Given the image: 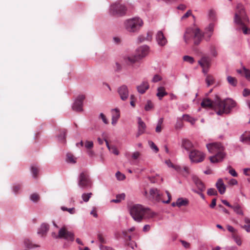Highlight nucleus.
Here are the masks:
<instances>
[{"mask_svg":"<svg viewBox=\"0 0 250 250\" xmlns=\"http://www.w3.org/2000/svg\"><path fill=\"white\" fill-rule=\"evenodd\" d=\"M235 105L236 103L233 100L228 99L222 101L217 95L216 96V99L214 101L208 98H205L201 103L202 107L214 108L217 111V114L219 115L229 113L230 110Z\"/></svg>","mask_w":250,"mask_h":250,"instance_id":"1","label":"nucleus"},{"mask_svg":"<svg viewBox=\"0 0 250 250\" xmlns=\"http://www.w3.org/2000/svg\"><path fill=\"white\" fill-rule=\"evenodd\" d=\"M234 22L243 31L244 34H250V28L247 27L249 19L243 4L238 3L235 10Z\"/></svg>","mask_w":250,"mask_h":250,"instance_id":"2","label":"nucleus"},{"mask_svg":"<svg viewBox=\"0 0 250 250\" xmlns=\"http://www.w3.org/2000/svg\"><path fill=\"white\" fill-rule=\"evenodd\" d=\"M129 211L134 220L138 222H141L143 219L152 218L156 215V213L149 208H145L139 204L130 207Z\"/></svg>","mask_w":250,"mask_h":250,"instance_id":"3","label":"nucleus"},{"mask_svg":"<svg viewBox=\"0 0 250 250\" xmlns=\"http://www.w3.org/2000/svg\"><path fill=\"white\" fill-rule=\"evenodd\" d=\"M208 151L214 155L210 156L209 159L212 163L221 162L226 156L225 148L220 143H213L207 145Z\"/></svg>","mask_w":250,"mask_h":250,"instance_id":"4","label":"nucleus"},{"mask_svg":"<svg viewBox=\"0 0 250 250\" xmlns=\"http://www.w3.org/2000/svg\"><path fill=\"white\" fill-rule=\"evenodd\" d=\"M184 40L188 43L191 40H193L194 44H199L203 38V34L198 28H187L184 34Z\"/></svg>","mask_w":250,"mask_h":250,"instance_id":"5","label":"nucleus"},{"mask_svg":"<svg viewBox=\"0 0 250 250\" xmlns=\"http://www.w3.org/2000/svg\"><path fill=\"white\" fill-rule=\"evenodd\" d=\"M149 53V47L146 45L139 47L136 50V54L124 58L125 62L128 65H131L145 57Z\"/></svg>","mask_w":250,"mask_h":250,"instance_id":"6","label":"nucleus"},{"mask_svg":"<svg viewBox=\"0 0 250 250\" xmlns=\"http://www.w3.org/2000/svg\"><path fill=\"white\" fill-rule=\"evenodd\" d=\"M125 29L130 33L137 32L143 25V21L139 18L135 17L126 20L124 23Z\"/></svg>","mask_w":250,"mask_h":250,"instance_id":"7","label":"nucleus"},{"mask_svg":"<svg viewBox=\"0 0 250 250\" xmlns=\"http://www.w3.org/2000/svg\"><path fill=\"white\" fill-rule=\"evenodd\" d=\"M78 184L83 188H92V181L87 171H83L80 174Z\"/></svg>","mask_w":250,"mask_h":250,"instance_id":"8","label":"nucleus"},{"mask_svg":"<svg viewBox=\"0 0 250 250\" xmlns=\"http://www.w3.org/2000/svg\"><path fill=\"white\" fill-rule=\"evenodd\" d=\"M166 193L168 197V200L167 201H164L162 199L161 194L158 189L154 188H151L149 191V199L152 201L157 202L162 201L164 203L168 204L171 200V195L170 193L167 191H166Z\"/></svg>","mask_w":250,"mask_h":250,"instance_id":"9","label":"nucleus"},{"mask_svg":"<svg viewBox=\"0 0 250 250\" xmlns=\"http://www.w3.org/2000/svg\"><path fill=\"white\" fill-rule=\"evenodd\" d=\"M56 239H64L68 241L74 240V234L72 231H68L65 227H62L58 232V235H56Z\"/></svg>","mask_w":250,"mask_h":250,"instance_id":"10","label":"nucleus"},{"mask_svg":"<svg viewBox=\"0 0 250 250\" xmlns=\"http://www.w3.org/2000/svg\"><path fill=\"white\" fill-rule=\"evenodd\" d=\"M110 13L113 15L123 16L125 14L126 7L120 3H115L111 5Z\"/></svg>","mask_w":250,"mask_h":250,"instance_id":"11","label":"nucleus"},{"mask_svg":"<svg viewBox=\"0 0 250 250\" xmlns=\"http://www.w3.org/2000/svg\"><path fill=\"white\" fill-rule=\"evenodd\" d=\"M205 155L202 152L196 150L192 149L189 154V158L191 162L195 163H199L202 162L205 158Z\"/></svg>","mask_w":250,"mask_h":250,"instance_id":"12","label":"nucleus"},{"mask_svg":"<svg viewBox=\"0 0 250 250\" xmlns=\"http://www.w3.org/2000/svg\"><path fill=\"white\" fill-rule=\"evenodd\" d=\"M199 64L202 67V71L207 74L211 65V60L208 56H204L198 61Z\"/></svg>","mask_w":250,"mask_h":250,"instance_id":"13","label":"nucleus"},{"mask_svg":"<svg viewBox=\"0 0 250 250\" xmlns=\"http://www.w3.org/2000/svg\"><path fill=\"white\" fill-rule=\"evenodd\" d=\"M84 95H79L75 100L72 106V109L74 111L77 112L83 111V101L85 99Z\"/></svg>","mask_w":250,"mask_h":250,"instance_id":"14","label":"nucleus"},{"mask_svg":"<svg viewBox=\"0 0 250 250\" xmlns=\"http://www.w3.org/2000/svg\"><path fill=\"white\" fill-rule=\"evenodd\" d=\"M118 93L121 99L123 101H125L129 96V91L127 86L123 85L118 89Z\"/></svg>","mask_w":250,"mask_h":250,"instance_id":"15","label":"nucleus"},{"mask_svg":"<svg viewBox=\"0 0 250 250\" xmlns=\"http://www.w3.org/2000/svg\"><path fill=\"white\" fill-rule=\"evenodd\" d=\"M166 163L167 164V165L169 167H171L174 168L176 171L182 173L183 174H184V173H185L186 174H188L189 173L188 168L187 167H184L183 168H182L181 167H180L179 166H175V165H173L170 162V160L166 161Z\"/></svg>","mask_w":250,"mask_h":250,"instance_id":"16","label":"nucleus"},{"mask_svg":"<svg viewBox=\"0 0 250 250\" xmlns=\"http://www.w3.org/2000/svg\"><path fill=\"white\" fill-rule=\"evenodd\" d=\"M156 39L158 44L161 46L165 45L167 43V40L161 31L157 32Z\"/></svg>","mask_w":250,"mask_h":250,"instance_id":"17","label":"nucleus"},{"mask_svg":"<svg viewBox=\"0 0 250 250\" xmlns=\"http://www.w3.org/2000/svg\"><path fill=\"white\" fill-rule=\"evenodd\" d=\"M138 131L136 134V137H138L141 135L144 134L145 132L146 128V125L145 123L141 120V118H139L138 120Z\"/></svg>","mask_w":250,"mask_h":250,"instance_id":"18","label":"nucleus"},{"mask_svg":"<svg viewBox=\"0 0 250 250\" xmlns=\"http://www.w3.org/2000/svg\"><path fill=\"white\" fill-rule=\"evenodd\" d=\"M149 87V85L148 82L144 81L137 86V89L139 93L143 94L146 92Z\"/></svg>","mask_w":250,"mask_h":250,"instance_id":"19","label":"nucleus"},{"mask_svg":"<svg viewBox=\"0 0 250 250\" xmlns=\"http://www.w3.org/2000/svg\"><path fill=\"white\" fill-rule=\"evenodd\" d=\"M216 187L221 194H223L225 192L226 187L222 179L218 180L216 183Z\"/></svg>","mask_w":250,"mask_h":250,"instance_id":"20","label":"nucleus"},{"mask_svg":"<svg viewBox=\"0 0 250 250\" xmlns=\"http://www.w3.org/2000/svg\"><path fill=\"white\" fill-rule=\"evenodd\" d=\"M192 179L194 183L198 188L201 191H204L205 189V186L204 183L201 181V180L200 179H199L198 177H197L196 176H193L192 177Z\"/></svg>","mask_w":250,"mask_h":250,"instance_id":"21","label":"nucleus"},{"mask_svg":"<svg viewBox=\"0 0 250 250\" xmlns=\"http://www.w3.org/2000/svg\"><path fill=\"white\" fill-rule=\"evenodd\" d=\"M112 124L115 125L116 124L118 120L120 117V110L118 108H115L112 110Z\"/></svg>","mask_w":250,"mask_h":250,"instance_id":"22","label":"nucleus"},{"mask_svg":"<svg viewBox=\"0 0 250 250\" xmlns=\"http://www.w3.org/2000/svg\"><path fill=\"white\" fill-rule=\"evenodd\" d=\"M49 226L48 224L46 223H43L39 229L38 233L41 235L42 236H45L49 230Z\"/></svg>","mask_w":250,"mask_h":250,"instance_id":"23","label":"nucleus"},{"mask_svg":"<svg viewBox=\"0 0 250 250\" xmlns=\"http://www.w3.org/2000/svg\"><path fill=\"white\" fill-rule=\"evenodd\" d=\"M193 146L192 143L188 139H184L182 141V147L184 148L186 150L190 151L192 150Z\"/></svg>","mask_w":250,"mask_h":250,"instance_id":"24","label":"nucleus"},{"mask_svg":"<svg viewBox=\"0 0 250 250\" xmlns=\"http://www.w3.org/2000/svg\"><path fill=\"white\" fill-rule=\"evenodd\" d=\"M167 95V93L166 91L165 88L164 86L158 87L156 95L159 100H161L164 96Z\"/></svg>","mask_w":250,"mask_h":250,"instance_id":"25","label":"nucleus"},{"mask_svg":"<svg viewBox=\"0 0 250 250\" xmlns=\"http://www.w3.org/2000/svg\"><path fill=\"white\" fill-rule=\"evenodd\" d=\"M152 32L149 31L147 33L146 36H145L141 35L138 37V40L139 42H142L145 41H150L152 38Z\"/></svg>","mask_w":250,"mask_h":250,"instance_id":"26","label":"nucleus"},{"mask_svg":"<svg viewBox=\"0 0 250 250\" xmlns=\"http://www.w3.org/2000/svg\"><path fill=\"white\" fill-rule=\"evenodd\" d=\"M66 134V130L65 129H61L59 130V134L58 135V138L60 141L63 143L65 142V137Z\"/></svg>","mask_w":250,"mask_h":250,"instance_id":"27","label":"nucleus"},{"mask_svg":"<svg viewBox=\"0 0 250 250\" xmlns=\"http://www.w3.org/2000/svg\"><path fill=\"white\" fill-rule=\"evenodd\" d=\"M104 140L105 142L106 146L109 149V150L110 151L114 154L118 155L119 152L117 148L115 146H110L107 140L105 138L104 139Z\"/></svg>","mask_w":250,"mask_h":250,"instance_id":"28","label":"nucleus"},{"mask_svg":"<svg viewBox=\"0 0 250 250\" xmlns=\"http://www.w3.org/2000/svg\"><path fill=\"white\" fill-rule=\"evenodd\" d=\"M237 214L243 215L244 213L242 207L237 203L234 204L231 208Z\"/></svg>","mask_w":250,"mask_h":250,"instance_id":"29","label":"nucleus"},{"mask_svg":"<svg viewBox=\"0 0 250 250\" xmlns=\"http://www.w3.org/2000/svg\"><path fill=\"white\" fill-rule=\"evenodd\" d=\"M240 141L244 143H247L250 142V132L243 133L240 137Z\"/></svg>","mask_w":250,"mask_h":250,"instance_id":"30","label":"nucleus"},{"mask_svg":"<svg viewBox=\"0 0 250 250\" xmlns=\"http://www.w3.org/2000/svg\"><path fill=\"white\" fill-rule=\"evenodd\" d=\"M237 72L238 73L244 75L246 78L250 80V70L246 69V68H243V70H237Z\"/></svg>","mask_w":250,"mask_h":250,"instance_id":"31","label":"nucleus"},{"mask_svg":"<svg viewBox=\"0 0 250 250\" xmlns=\"http://www.w3.org/2000/svg\"><path fill=\"white\" fill-rule=\"evenodd\" d=\"M206 74L207 76L205 81L208 86H209L214 83L215 79L212 75L207 74Z\"/></svg>","mask_w":250,"mask_h":250,"instance_id":"32","label":"nucleus"},{"mask_svg":"<svg viewBox=\"0 0 250 250\" xmlns=\"http://www.w3.org/2000/svg\"><path fill=\"white\" fill-rule=\"evenodd\" d=\"M177 206L181 207L182 206H186L188 204V201L187 199L179 198L177 200Z\"/></svg>","mask_w":250,"mask_h":250,"instance_id":"33","label":"nucleus"},{"mask_svg":"<svg viewBox=\"0 0 250 250\" xmlns=\"http://www.w3.org/2000/svg\"><path fill=\"white\" fill-rule=\"evenodd\" d=\"M232 237L238 246H241L242 245L241 238L238 232L232 234Z\"/></svg>","mask_w":250,"mask_h":250,"instance_id":"34","label":"nucleus"},{"mask_svg":"<svg viewBox=\"0 0 250 250\" xmlns=\"http://www.w3.org/2000/svg\"><path fill=\"white\" fill-rule=\"evenodd\" d=\"M25 247L28 249H32L35 247H39V245L32 244V242L28 239H25L24 241Z\"/></svg>","mask_w":250,"mask_h":250,"instance_id":"35","label":"nucleus"},{"mask_svg":"<svg viewBox=\"0 0 250 250\" xmlns=\"http://www.w3.org/2000/svg\"><path fill=\"white\" fill-rule=\"evenodd\" d=\"M125 194L124 193H122L120 194H118L116 196V198L115 199H113L111 202L115 203H120L121 201L125 199Z\"/></svg>","mask_w":250,"mask_h":250,"instance_id":"36","label":"nucleus"},{"mask_svg":"<svg viewBox=\"0 0 250 250\" xmlns=\"http://www.w3.org/2000/svg\"><path fill=\"white\" fill-rule=\"evenodd\" d=\"M66 161L68 163H75L76 162V158L71 153H68L66 155Z\"/></svg>","mask_w":250,"mask_h":250,"instance_id":"37","label":"nucleus"},{"mask_svg":"<svg viewBox=\"0 0 250 250\" xmlns=\"http://www.w3.org/2000/svg\"><path fill=\"white\" fill-rule=\"evenodd\" d=\"M163 119L161 118L159 119L158 124L156 126L155 131L157 133H160L161 132L162 128H163Z\"/></svg>","mask_w":250,"mask_h":250,"instance_id":"38","label":"nucleus"},{"mask_svg":"<svg viewBox=\"0 0 250 250\" xmlns=\"http://www.w3.org/2000/svg\"><path fill=\"white\" fill-rule=\"evenodd\" d=\"M92 195V193L91 192L90 193H84L82 195V198L83 202H87L89 199L91 198Z\"/></svg>","mask_w":250,"mask_h":250,"instance_id":"39","label":"nucleus"},{"mask_svg":"<svg viewBox=\"0 0 250 250\" xmlns=\"http://www.w3.org/2000/svg\"><path fill=\"white\" fill-rule=\"evenodd\" d=\"M227 80L228 83L232 86L236 85L237 82L235 78L231 76H228L227 77Z\"/></svg>","mask_w":250,"mask_h":250,"instance_id":"40","label":"nucleus"},{"mask_svg":"<svg viewBox=\"0 0 250 250\" xmlns=\"http://www.w3.org/2000/svg\"><path fill=\"white\" fill-rule=\"evenodd\" d=\"M183 119L186 121L189 122L192 125H194L195 122V120L188 115H184Z\"/></svg>","mask_w":250,"mask_h":250,"instance_id":"41","label":"nucleus"},{"mask_svg":"<svg viewBox=\"0 0 250 250\" xmlns=\"http://www.w3.org/2000/svg\"><path fill=\"white\" fill-rule=\"evenodd\" d=\"M31 170L33 177L35 178H37L39 171L38 168L35 166H33L31 167Z\"/></svg>","mask_w":250,"mask_h":250,"instance_id":"42","label":"nucleus"},{"mask_svg":"<svg viewBox=\"0 0 250 250\" xmlns=\"http://www.w3.org/2000/svg\"><path fill=\"white\" fill-rule=\"evenodd\" d=\"M153 107V104L152 102L150 100L147 101V103L145 106V109L146 111H149L152 109Z\"/></svg>","mask_w":250,"mask_h":250,"instance_id":"43","label":"nucleus"},{"mask_svg":"<svg viewBox=\"0 0 250 250\" xmlns=\"http://www.w3.org/2000/svg\"><path fill=\"white\" fill-rule=\"evenodd\" d=\"M227 169L229 170V173L233 177H237L238 174L235 171V169L231 166H229L227 167Z\"/></svg>","mask_w":250,"mask_h":250,"instance_id":"44","label":"nucleus"},{"mask_svg":"<svg viewBox=\"0 0 250 250\" xmlns=\"http://www.w3.org/2000/svg\"><path fill=\"white\" fill-rule=\"evenodd\" d=\"M208 18L211 21H215L216 20V13L213 10L211 9L209 11Z\"/></svg>","mask_w":250,"mask_h":250,"instance_id":"45","label":"nucleus"},{"mask_svg":"<svg viewBox=\"0 0 250 250\" xmlns=\"http://www.w3.org/2000/svg\"><path fill=\"white\" fill-rule=\"evenodd\" d=\"M183 60L184 61L188 62L190 64H192L194 62L193 58L189 56H184Z\"/></svg>","mask_w":250,"mask_h":250,"instance_id":"46","label":"nucleus"},{"mask_svg":"<svg viewBox=\"0 0 250 250\" xmlns=\"http://www.w3.org/2000/svg\"><path fill=\"white\" fill-rule=\"evenodd\" d=\"M85 147L87 149H90L93 147V143L92 141H86L84 144Z\"/></svg>","mask_w":250,"mask_h":250,"instance_id":"47","label":"nucleus"},{"mask_svg":"<svg viewBox=\"0 0 250 250\" xmlns=\"http://www.w3.org/2000/svg\"><path fill=\"white\" fill-rule=\"evenodd\" d=\"M207 194L209 196H212V195H217V192L215 188H209L208 190Z\"/></svg>","mask_w":250,"mask_h":250,"instance_id":"48","label":"nucleus"},{"mask_svg":"<svg viewBox=\"0 0 250 250\" xmlns=\"http://www.w3.org/2000/svg\"><path fill=\"white\" fill-rule=\"evenodd\" d=\"M30 199L35 202H38L40 199L39 195L37 193H33L30 196Z\"/></svg>","mask_w":250,"mask_h":250,"instance_id":"49","label":"nucleus"},{"mask_svg":"<svg viewBox=\"0 0 250 250\" xmlns=\"http://www.w3.org/2000/svg\"><path fill=\"white\" fill-rule=\"evenodd\" d=\"M116 177L118 180H123L125 178V175L121 173L120 171L116 172Z\"/></svg>","mask_w":250,"mask_h":250,"instance_id":"50","label":"nucleus"},{"mask_svg":"<svg viewBox=\"0 0 250 250\" xmlns=\"http://www.w3.org/2000/svg\"><path fill=\"white\" fill-rule=\"evenodd\" d=\"M148 144H149V146H150V147L152 149L154 150V151L156 153L158 152L159 149H158V147L155 145V144L152 141H149Z\"/></svg>","mask_w":250,"mask_h":250,"instance_id":"51","label":"nucleus"},{"mask_svg":"<svg viewBox=\"0 0 250 250\" xmlns=\"http://www.w3.org/2000/svg\"><path fill=\"white\" fill-rule=\"evenodd\" d=\"M210 52L212 56L213 57H216L217 55V52L216 50V48L214 45H211L210 47Z\"/></svg>","mask_w":250,"mask_h":250,"instance_id":"52","label":"nucleus"},{"mask_svg":"<svg viewBox=\"0 0 250 250\" xmlns=\"http://www.w3.org/2000/svg\"><path fill=\"white\" fill-rule=\"evenodd\" d=\"M98 239L101 244H102L106 243V241L102 233H99L98 234Z\"/></svg>","mask_w":250,"mask_h":250,"instance_id":"53","label":"nucleus"},{"mask_svg":"<svg viewBox=\"0 0 250 250\" xmlns=\"http://www.w3.org/2000/svg\"><path fill=\"white\" fill-rule=\"evenodd\" d=\"M141 156V153L138 151L134 152L132 154V158L134 160L137 159Z\"/></svg>","mask_w":250,"mask_h":250,"instance_id":"54","label":"nucleus"},{"mask_svg":"<svg viewBox=\"0 0 250 250\" xmlns=\"http://www.w3.org/2000/svg\"><path fill=\"white\" fill-rule=\"evenodd\" d=\"M123 234L124 235V238L126 240H131V237L130 235H127V232L126 230L123 231Z\"/></svg>","mask_w":250,"mask_h":250,"instance_id":"55","label":"nucleus"},{"mask_svg":"<svg viewBox=\"0 0 250 250\" xmlns=\"http://www.w3.org/2000/svg\"><path fill=\"white\" fill-rule=\"evenodd\" d=\"M192 15L191 11L188 10L181 18L182 20H185Z\"/></svg>","mask_w":250,"mask_h":250,"instance_id":"56","label":"nucleus"},{"mask_svg":"<svg viewBox=\"0 0 250 250\" xmlns=\"http://www.w3.org/2000/svg\"><path fill=\"white\" fill-rule=\"evenodd\" d=\"M227 229L229 231L231 232L232 234L238 232L237 230H236L233 227L229 225L227 226Z\"/></svg>","mask_w":250,"mask_h":250,"instance_id":"57","label":"nucleus"},{"mask_svg":"<svg viewBox=\"0 0 250 250\" xmlns=\"http://www.w3.org/2000/svg\"><path fill=\"white\" fill-rule=\"evenodd\" d=\"M100 117L102 119L103 122L104 124H107L108 123V120H107L105 116L103 113L100 114Z\"/></svg>","mask_w":250,"mask_h":250,"instance_id":"58","label":"nucleus"},{"mask_svg":"<svg viewBox=\"0 0 250 250\" xmlns=\"http://www.w3.org/2000/svg\"><path fill=\"white\" fill-rule=\"evenodd\" d=\"M238 184V182L236 179H231L228 182V184L230 186L236 185Z\"/></svg>","mask_w":250,"mask_h":250,"instance_id":"59","label":"nucleus"},{"mask_svg":"<svg viewBox=\"0 0 250 250\" xmlns=\"http://www.w3.org/2000/svg\"><path fill=\"white\" fill-rule=\"evenodd\" d=\"M161 80V77L160 76H159L158 75H155L153 78L152 82L156 83V82H157L160 81Z\"/></svg>","mask_w":250,"mask_h":250,"instance_id":"60","label":"nucleus"},{"mask_svg":"<svg viewBox=\"0 0 250 250\" xmlns=\"http://www.w3.org/2000/svg\"><path fill=\"white\" fill-rule=\"evenodd\" d=\"M21 186L20 185H16L13 186V189L15 193H17L21 189Z\"/></svg>","mask_w":250,"mask_h":250,"instance_id":"61","label":"nucleus"},{"mask_svg":"<svg viewBox=\"0 0 250 250\" xmlns=\"http://www.w3.org/2000/svg\"><path fill=\"white\" fill-rule=\"evenodd\" d=\"M101 250H114L112 248L101 245L100 246Z\"/></svg>","mask_w":250,"mask_h":250,"instance_id":"62","label":"nucleus"},{"mask_svg":"<svg viewBox=\"0 0 250 250\" xmlns=\"http://www.w3.org/2000/svg\"><path fill=\"white\" fill-rule=\"evenodd\" d=\"M250 94V90L245 88L243 90V95L244 97L248 96Z\"/></svg>","mask_w":250,"mask_h":250,"instance_id":"63","label":"nucleus"},{"mask_svg":"<svg viewBox=\"0 0 250 250\" xmlns=\"http://www.w3.org/2000/svg\"><path fill=\"white\" fill-rule=\"evenodd\" d=\"M159 179H160V177L159 176H157V178L151 177L150 178V181L152 183H156L158 182Z\"/></svg>","mask_w":250,"mask_h":250,"instance_id":"64","label":"nucleus"}]
</instances>
